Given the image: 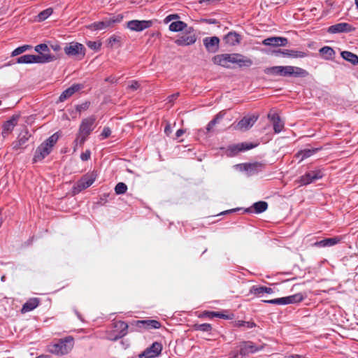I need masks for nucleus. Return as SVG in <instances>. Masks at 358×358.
Instances as JSON below:
<instances>
[{
  "instance_id": "obj_1",
  "label": "nucleus",
  "mask_w": 358,
  "mask_h": 358,
  "mask_svg": "<svg viewBox=\"0 0 358 358\" xmlns=\"http://www.w3.org/2000/svg\"><path fill=\"white\" fill-rule=\"evenodd\" d=\"M59 134L57 132L53 134L50 136L48 139H46L44 142H43L36 150L34 157L33 162L36 163L38 162L42 161L45 157H46L51 152L52 148L57 143L59 139Z\"/></svg>"
},
{
  "instance_id": "obj_2",
  "label": "nucleus",
  "mask_w": 358,
  "mask_h": 358,
  "mask_svg": "<svg viewBox=\"0 0 358 358\" xmlns=\"http://www.w3.org/2000/svg\"><path fill=\"white\" fill-rule=\"evenodd\" d=\"M73 346V338L66 336L60 339L58 343L48 345V350L52 354L63 355L69 353Z\"/></svg>"
},
{
  "instance_id": "obj_3",
  "label": "nucleus",
  "mask_w": 358,
  "mask_h": 358,
  "mask_svg": "<svg viewBox=\"0 0 358 358\" xmlns=\"http://www.w3.org/2000/svg\"><path fill=\"white\" fill-rule=\"evenodd\" d=\"M64 51L68 57L82 60L85 56L86 48L83 44L73 41L66 44Z\"/></svg>"
},
{
  "instance_id": "obj_4",
  "label": "nucleus",
  "mask_w": 358,
  "mask_h": 358,
  "mask_svg": "<svg viewBox=\"0 0 358 358\" xmlns=\"http://www.w3.org/2000/svg\"><path fill=\"white\" fill-rule=\"evenodd\" d=\"M196 41V35L194 29L192 27H189L183 34L178 36L175 41V43L178 46H187L194 44Z\"/></svg>"
},
{
  "instance_id": "obj_5",
  "label": "nucleus",
  "mask_w": 358,
  "mask_h": 358,
  "mask_svg": "<svg viewBox=\"0 0 358 358\" xmlns=\"http://www.w3.org/2000/svg\"><path fill=\"white\" fill-rule=\"evenodd\" d=\"M95 180V176L93 173H87L81 177V178L76 182L73 187V193L74 194H78L82 190L87 189L91 186Z\"/></svg>"
},
{
  "instance_id": "obj_6",
  "label": "nucleus",
  "mask_w": 358,
  "mask_h": 358,
  "mask_svg": "<svg viewBox=\"0 0 358 358\" xmlns=\"http://www.w3.org/2000/svg\"><path fill=\"white\" fill-rule=\"evenodd\" d=\"M213 62L222 67L230 69L231 68V64H234L235 61V53H224L215 55L212 58Z\"/></svg>"
},
{
  "instance_id": "obj_7",
  "label": "nucleus",
  "mask_w": 358,
  "mask_h": 358,
  "mask_svg": "<svg viewBox=\"0 0 358 358\" xmlns=\"http://www.w3.org/2000/svg\"><path fill=\"white\" fill-rule=\"evenodd\" d=\"M162 344L159 342H154L138 355L139 358H155L158 357L162 350Z\"/></svg>"
},
{
  "instance_id": "obj_8",
  "label": "nucleus",
  "mask_w": 358,
  "mask_h": 358,
  "mask_svg": "<svg viewBox=\"0 0 358 358\" xmlns=\"http://www.w3.org/2000/svg\"><path fill=\"white\" fill-rule=\"evenodd\" d=\"M95 115H91L87 118L83 119L79 127L78 132H80V134H84L88 136L95 128Z\"/></svg>"
},
{
  "instance_id": "obj_9",
  "label": "nucleus",
  "mask_w": 358,
  "mask_h": 358,
  "mask_svg": "<svg viewBox=\"0 0 358 358\" xmlns=\"http://www.w3.org/2000/svg\"><path fill=\"white\" fill-rule=\"evenodd\" d=\"M131 324L136 326L140 329H144L148 330L159 329L162 327L161 323L155 320H134L131 322Z\"/></svg>"
},
{
  "instance_id": "obj_10",
  "label": "nucleus",
  "mask_w": 358,
  "mask_h": 358,
  "mask_svg": "<svg viewBox=\"0 0 358 358\" xmlns=\"http://www.w3.org/2000/svg\"><path fill=\"white\" fill-rule=\"evenodd\" d=\"M153 22L152 20H133L127 22V27L135 31H141L145 29L150 28L152 26Z\"/></svg>"
},
{
  "instance_id": "obj_11",
  "label": "nucleus",
  "mask_w": 358,
  "mask_h": 358,
  "mask_svg": "<svg viewBox=\"0 0 358 358\" xmlns=\"http://www.w3.org/2000/svg\"><path fill=\"white\" fill-rule=\"evenodd\" d=\"M355 27L347 22H340L329 27L327 31L329 34L349 33L354 31Z\"/></svg>"
},
{
  "instance_id": "obj_12",
  "label": "nucleus",
  "mask_w": 358,
  "mask_h": 358,
  "mask_svg": "<svg viewBox=\"0 0 358 358\" xmlns=\"http://www.w3.org/2000/svg\"><path fill=\"white\" fill-rule=\"evenodd\" d=\"M323 177V173L320 170L310 171L306 172L300 178V182L303 185H307Z\"/></svg>"
},
{
  "instance_id": "obj_13",
  "label": "nucleus",
  "mask_w": 358,
  "mask_h": 358,
  "mask_svg": "<svg viewBox=\"0 0 358 358\" xmlns=\"http://www.w3.org/2000/svg\"><path fill=\"white\" fill-rule=\"evenodd\" d=\"M220 42L217 36L206 37L203 39V45L210 53H215L219 50Z\"/></svg>"
},
{
  "instance_id": "obj_14",
  "label": "nucleus",
  "mask_w": 358,
  "mask_h": 358,
  "mask_svg": "<svg viewBox=\"0 0 358 358\" xmlns=\"http://www.w3.org/2000/svg\"><path fill=\"white\" fill-rule=\"evenodd\" d=\"M259 115L252 114L243 117L237 124L236 128L241 130H248L258 120Z\"/></svg>"
},
{
  "instance_id": "obj_15",
  "label": "nucleus",
  "mask_w": 358,
  "mask_h": 358,
  "mask_svg": "<svg viewBox=\"0 0 358 358\" xmlns=\"http://www.w3.org/2000/svg\"><path fill=\"white\" fill-rule=\"evenodd\" d=\"M289 66H274L267 67L264 69V72L266 75L289 76Z\"/></svg>"
},
{
  "instance_id": "obj_16",
  "label": "nucleus",
  "mask_w": 358,
  "mask_h": 358,
  "mask_svg": "<svg viewBox=\"0 0 358 358\" xmlns=\"http://www.w3.org/2000/svg\"><path fill=\"white\" fill-rule=\"evenodd\" d=\"M273 53L275 56H282L290 58H303L307 56V53L303 51H299L295 50H273Z\"/></svg>"
},
{
  "instance_id": "obj_17",
  "label": "nucleus",
  "mask_w": 358,
  "mask_h": 358,
  "mask_svg": "<svg viewBox=\"0 0 358 358\" xmlns=\"http://www.w3.org/2000/svg\"><path fill=\"white\" fill-rule=\"evenodd\" d=\"M266 166V164L259 162L243 164L244 171H245L250 176H252L262 171L265 169Z\"/></svg>"
},
{
  "instance_id": "obj_18",
  "label": "nucleus",
  "mask_w": 358,
  "mask_h": 358,
  "mask_svg": "<svg viewBox=\"0 0 358 358\" xmlns=\"http://www.w3.org/2000/svg\"><path fill=\"white\" fill-rule=\"evenodd\" d=\"M20 117V115H13L8 120L3 123L1 133L3 138L6 137L10 133L12 132L15 126L17 124Z\"/></svg>"
},
{
  "instance_id": "obj_19",
  "label": "nucleus",
  "mask_w": 358,
  "mask_h": 358,
  "mask_svg": "<svg viewBox=\"0 0 358 358\" xmlns=\"http://www.w3.org/2000/svg\"><path fill=\"white\" fill-rule=\"evenodd\" d=\"M243 39V36L235 31H229L223 37L224 43L229 46H236L239 45Z\"/></svg>"
},
{
  "instance_id": "obj_20",
  "label": "nucleus",
  "mask_w": 358,
  "mask_h": 358,
  "mask_svg": "<svg viewBox=\"0 0 358 358\" xmlns=\"http://www.w3.org/2000/svg\"><path fill=\"white\" fill-rule=\"evenodd\" d=\"M257 146V144L252 143H241L236 145L229 146L228 151H229V156H234L239 152L248 150L252 149Z\"/></svg>"
},
{
  "instance_id": "obj_21",
  "label": "nucleus",
  "mask_w": 358,
  "mask_h": 358,
  "mask_svg": "<svg viewBox=\"0 0 358 358\" xmlns=\"http://www.w3.org/2000/svg\"><path fill=\"white\" fill-rule=\"evenodd\" d=\"M59 57L49 53H41L38 55H31L32 64H45L57 59Z\"/></svg>"
},
{
  "instance_id": "obj_22",
  "label": "nucleus",
  "mask_w": 358,
  "mask_h": 358,
  "mask_svg": "<svg viewBox=\"0 0 358 358\" xmlns=\"http://www.w3.org/2000/svg\"><path fill=\"white\" fill-rule=\"evenodd\" d=\"M288 43L287 38L280 36L269 37L262 41V44L268 46H285Z\"/></svg>"
},
{
  "instance_id": "obj_23",
  "label": "nucleus",
  "mask_w": 358,
  "mask_h": 358,
  "mask_svg": "<svg viewBox=\"0 0 358 358\" xmlns=\"http://www.w3.org/2000/svg\"><path fill=\"white\" fill-rule=\"evenodd\" d=\"M215 317L224 320H232L234 318V315L233 313L226 315L221 312L205 310L199 315V317L200 318L207 317L209 319H213Z\"/></svg>"
},
{
  "instance_id": "obj_24",
  "label": "nucleus",
  "mask_w": 358,
  "mask_h": 358,
  "mask_svg": "<svg viewBox=\"0 0 358 358\" xmlns=\"http://www.w3.org/2000/svg\"><path fill=\"white\" fill-rule=\"evenodd\" d=\"M268 118L273 123L275 133H280L284 128V123L281 121L280 116L276 113L270 112Z\"/></svg>"
},
{
  "instance_id": "obj_25",
  "label": "nucleus",
  "mask_w": 358,
  "mask_h": 358,
  "mask_svg": "<svg viewBox=\"0 0 358 358\" xmlns=\"http://www.w3.org/2000/svg\"><path fill=\"white\" fill-rule=\"evenodd\" d=\"M341 241V237L335 236L333 238H324L320 241H316L315 243H313V245L319 248L331 247L339 243Z\"/></svg>"
},
{
  "instance_id": "obj_26",
  "label": "nucleus",
  "mask_w": 358,
  "mask_h": 358,
  "mask_svg": "<svg viewBox=\"0 0 358 358\" xmlns=\"http://www.w3.org/2000/svg\"><path fill=\"white\" fill-rule=\"evenodd\" d=\"M83 88V85L81 84H74L70 87L65 90L59 96V101L62 102L71 97L74 93L79 91Z\"/></svg>"
},
{
  "instance_id": "obj_27",
  "label": "nucleus",
  "mask_w": 358,
  "mask_h": 358,
  "mask_svg": "<svg viewBox=\"0 0 358 358\" xmlns=\"http://www.w3.org/2000/svg\"><path fill=\"white\" fill-rule=\"evenodd\" d=\"M41 303V299L39 298L34 297L30 298L27 301L26 303L22 307L21 313H26L27 312L31 311L35 309Z\"/></svg>"
},
{
  "instance_id": "obj_28",
  "label": "nucleus",
  "mask_w": 358,
  "mask_h": 358,
  "mask_svg": "<svg viewBox=\"0 0 358 358\" xmlns=\"http://www.w3.org/2000/svg\"><path fill=\"white\" fill-rule=\"evenodd\" d=\"M24 134L20 133L17 141H14L12 143V147L14 150H18L22 148V146L27 142L30 135L27 129H25Z\"/></svg>"
},
{
  "instance_id": "obj_29",
  "label": "nucleus",
  "mask_w": 358,
  "mask_h": 358,
  "mask_svg": "<svg viewBox=\"0 0 358 358\" xmlns=\"http://www.w3.org/2000/svg\"><path fill=\"white\" fill-rule=\"evenodd\" d=\"M268 208V203L266 201H260L256 202L253 204V206L250 208H248L245 210V213H262L266 210Z\"/></svg>"
},
{
  "instance_id": "obj_30",
  "label": "nucleus",
  "mask_w": 358,
  "mask_h": 358,
  "mask_svg": "<svg viewBox=\"0 0 358 358\" xmlns=\"http://www.w3.org/2000/svg\"><path fill=\"white\" fill-rule=\"evenodd\" d=\"M258 350V348L253 344L252 342L248 341L243 342L241 345L240 355L242 356L248 355L250 353H255Z\"/></svg>"
},
{
  "instance_id": "obj_31",
  "label": "nucleus",
  "mask_w": 358,
  "mask_h": 358,
  "mask_svg": "<svg viewBox=\"0 0 358 358\" xmlns=\"http://www.w3.org/2000/svg\"><path fill=\"white\" fill-rule=\"evenodd\" d=\"M234 64H237L238 67L242 68L250 67L252 65V60L241 54L235 53V61Z\"/></svg>"
},
{
  "instance_id": "obj_32",
  "label": "nucleus",
  "mask_w": 358,
  "mask_h": 358,
  "mask_svg": "<svg viewBox=\"0 0 358 358\" xmlns=\"http://www.w3.org/2000/svg\"><path fill=\"white\" fill-rule=\"evenodd\" d=\"M115 327L116 329H119L120 331L113 338L114 341H117L127 335V334L128 332L127 330H128L129 326H128L127 323H126L125 322L118 321V322H115Z\"/></svg>"
},
{
  "instance_id": "obj_33",
  "label": "nucleus",
  "mask_w": 358,
  "mask_h": 358,
  "mask_svg": "<svg viewBox=\"0 0 358 358\" xmlns=\"http://www.w3.org/2000/svg\"><path fill=\"white\" fill-rule=\"evenodd\" d=\"M322 149V148L320 147V148H316L301 150L299 151L295 155V157L296 158L301 157L300 161H302L304 159L310 157L311 155H313V154L316 153L319 150H321Z\"/></svg>"
},
{
  "instance_id": "obj_34",
  "label": "nucleus",
  "mask_w": 358,
  "mask_h": 358,
  "mask_svg": "<svg viewBox=\"0 0 358 358\" xmlns=\"http://www.w3.org/2000/svg\"><path fill=\"white\" fill-rule=\"evenodd\" d=\"M289 76L305 78L308 76V72L300 67L289 66Z\"/></svg>"
},
{
  "instance_id": "obj_35",
  "label": "nucleus",
  "mask_w": 358,
  "mask_h": 358,
  "mask_svg": "<svg viewBox=\"0 0 358 358\" xmlns=\"http://www.w3.org/2000/svg\"><path fill=\"white\" fill-rule=\"evenodd\" d=\"M320 54L326 60H332L336 55L334 50L329 46H324L319 50Z\"/></svg>"
},
{
  "instance_id": "obj_36",
  "label": "nucleus",
  "mask_w": 358,
  "mask_h": 358,
  "mask_svg": "<svg viewBox=\"0 0 358 358\" xmlns=\"http://www.w3.org/2000/svg\"><path fill=\"white\" fill-rule=\"evenodd\" d=\"M188 27L185 22L178 20L171 23L169 28L171 31L178 32L183 30L185 31Z\"/></svg>"
},
{
  "instance_id": "obj_37",
  "label": "nucleus",
  "mask_w": 358,
  "mask_h": 358,
  "mask_svg": "<svg viewBox=\"0 0 358 358\" xmlns=\"http://www.w3.org/2000/svg\"><path fill=\"white\" fill-rule=\"evenodd\" d=\"M341 55L345 60L350 62L353 65L358 64V56L350 51H343Z\"/></svg>"
},
{
  "instance_id": "obj_38",
  "label": "nucleus",
  "mask_w": 358,
  "mask_h": 358,
  "mask_svg": "<svg viewBox=\"0 0 358 358\" xmlns=\"http://www.w3.org/2000/svg\"><path fill=\"white\" fill-rule=\"evenodd\" d=\"M108 27H110V22H108V19L94 22L89 26V28L92 30H101Z\"/></svg>"
},
{
  "instance_id": "obj_39",
  "label": "nucleus",
  "mask_w": 358,
  "mask_h": 358,
  "mask_svg": "<svg viewBox=\"0 0 358 358\" xmlns=\"http://www.w3.org/2000/svg\"><path fill=\"white\" fill-rule=\"evenodd\" d=\"M192 329L194 331L210 332V331H211L213 327L210 324L203 323V324H194L192 325Z\"/></svg>"
},
{
  "instance_id": "obj_40",
  "label": "nucleus",
  "mask_w": 358,
  "mask_h": 358,
  "mask_svg": "<svg viewBox=\"0 0 358 358\" xmlns=\"http://www.w3.org/2000/svg\"><path fill=\"white\" fill-rule=\"evenodd\" d=\"M224 116V113L222 112H220L217 114L215 117L208 122L206 127L207 132H210L212 131L213 127L218 122V121L222 119Z\"/></svg>"
},
{
  "instance_id": "obj_41",
  "label": "nucleus",
  "mask_w": 358,
  "mask_h": 358,
  "mask_svg": "<svg viewBox=\"0 0 358 358\" xmlns=\"http://www.w3.org/2000/svg\"><path fill=\"white\" fill-rule=\"evenodd\" d=\"M304 298V295L301 293H297L287 296L289 304L299 303L302 301Z\"/></svg>"
},
{
  "instance_id": "obj_42",
  "label": "nucleus",
  "mask_w": 358,
  "mask_h": 358,
  "mask_svg": "<svg viewBox=\"0 0 358 358\" xmlns=\"http://www.w3.org/2000/svg\"><path fill=\"white\" fill-rule=\"evenodd\" d=\"M32 46L29 45H24L22 46H20L17 48H15L11 53L12 57H15L17 55H19L24 52L27 51V50L31 49Z\"/></svg>"
},
{
  "instance_id": "obj_43",
  "label": "nucleus",
  "mask_w": 358,
  "mask_h": 358,
  "mask_svg": "<svg viewBox=\"0 0 358 358\" xmlns=\"http://www.w3.org/2000/svg\"><path fill=\"white\" fill-rule=\"evenodd\" d=\"M87 137V136H85L84 134H80V132L78 133L76 138L73 142V143L75 144L73 147L74 152L76 150L78 144L79 143L80 145H83Z\"/></svg>"
},
{
  "instance_id": "obj_44",
  "label": "nucleus",
  "mask_w": 358,
  "mask_h": 358,
  "mask_svg": "<svg viewBox=\"0 0 358 358\" xmlns=\"http://www.w3.org/2000/svg\"><path fill=\"white\" fill-rule=\"evenodd\" d=\"M234 327H246L247 328H253L256 327V324L254 322H245L243 320L235 321Z\"/></svg>"
},
{
  "instance_id": "obj_45",
  "label": "nucleus",
  "mask_w": 358,
  "mask_h": 358,
  "mask_svg": "<svg viewBox=\"0 0 358 358\" xmlns=\"http://www.w3.org/2000/svg\"><path fill=\"white\" fill-rule=\"evenodd\" d=\"M127 185L122 182H118L115 187V192L116 194H123L127 192Z\"/></svg>"
},
{
  "instance_id": "obj_46",
  "label": "nucleus",
  "mask_w": 358,
  "mask_h": 358,
  "mask_svg": "<svg viewBox=\"0 0 358 358\" xmlns=\"http://www.w3.org/2000/svg\"><path fill=\"white\" fill-rule=\"evenodd\" d=\"M53 12L52 8H48L43 11H41L38 15V20L39 21H43L46 20Z\"/></svg>"
},
{
  "instance_id": "obj_47",
  "label": "nucleus",
  "mask_w": 358,
  "mask_h": 358,
  "mask_svg": "<svg viewBox=\"0 0 358 358\" xmlns=\"http://www.w3.org/2000/svg\"><path fill=\"white\" fill-rule=\"evenodd\" d=\"M17 64H32L31 55H24L16 59Z\"/></svg>"
},
{
  "instance_id": "obj_48",
  "label": "nucleus",
  "mask_w": 358,
  "mask_h": 358,
  "mask_svg": "<svg viewBox=\"0 0 358 358\" xmlns=\"http://www.w3.org/2000/svg\"><path fill=\"white\" fill-rule=\"evenodd\" d=\"M251 294H254L256 296H259L264 294V286L253 285L250 290Z\"/></svg>"
},
{
  "instance_id": "obj_49",
  "label": "nucleus",
  "mask_w": 358,
  "mask_h": 358,
  "mask_svg": "<svg viewBox=\"0 0 358 358\" xmlns=\"http://www.w3.org/2000/svg\"><path fill=\"white\" fill-rule=\"evenodd\" d=\"M87 45L92 50L98 51L101 49V43L96 41H89L86 43Z\"/></svg>"
},
{
  "instance_id": "obj_50",
  "label": "nucleus",
  "mask_w": 358,
  "mask_h": 358,
  "mask_svg": "<svg viewBox=\"0 0 358 358\" xmlns=\"http://www.w3.org/2000/svg\"><path fill=\"white\" fill-rule=\"evenodd\" d=\"M36 52H38L39 54L43 53L42 52H49L50 49L47 44L45 43H41L35 47Z\"/></svg>"
},
{
  "instance_id": "obj_51",
  "label": "nucleus",
  "mask_w": 358,
  "mask_h": 358,
  "mask_svg": "<svg viewBox=\"0 0 358 358\" xmlns=\"http://www.w3.org/2000/svg\"><path fill=\"white\" fill-rule=\"evenodd\" d=\"M123 19V15L121 14L117 15V16H113L108 19V22H110V27H112L115 23L120 22Z\"/></svg>"
},
{
  "instance_id": "obj_52",
  "label": "nucleus",
  "mask_w": 358,
  "mask_h": 358,
  "mask_svg": "<svg viewBox=\"0 0 358 358\" xmlns=\"http://www.w3.org/2000/svg\"><path fill=\"white\" fill-rule=\"evenodd\" d=\"M90 106V102L85 101L84 103H82L81 104L77 105L76 106V110L80 113L82 111H84V110H86L87 109H88Z\"/></svg>"
},
{
  "instance_id": "obj_53",
  "label": "nucleus",
  "mask_w": 358,
  "mask_h": 358,
  "mask_svg": "<svg viewBox=\"0 0 358 358\" xmlns=\"http://www.w3.org/2000/svg\"><path fill=\"white\" fill-rule=\"evenodd\" d=\"M180 18L179 15L178 14H171L167 15L165 19L164 20V22L165 24L169 23V22L173 20H178Z\"/></svg>"
},
{
  "instance_id": "obj_54",
  "label": "nucleus",
  "mask_w": 358,
  "mask_h": 358,
  "mask_svg": "<svg viewBox=\"0 0 358 358\" xmlns=\"http://www.w3.org/2000/svg\"><path fill=\"white\" fill-rule=\"evenodd\" d=\"M140 87V84L136 80H131L130 84L128 85V88L131 90L132 91L137 90Z\"/></svg>"
},
{
  "instance_id": "obj_55",
  "label": "nucleus",
  "mask_w": 358,
  "mask_h": 358,
  "mask_svg": "<svg viewBox=\"0 0 358 358\" xmlns=\"http://www.w3.org/2000/svg\"><path fill=\"white\" fill-rule=\"evenodd\" d=\"M111 134V130L109 127H105L101 132V136L103 138H106L109 137Z\"/></svg>"
},
{
  "instance_id": "obj_56",
  "label": "nucleus",
  "mask_w": 358,
  "mask_h": 358,
  "mask_svg": "<svg viewBox=\"0 0 358 358\" xmlns=\"http://www.w3.org/2000/svg\"><path fill=\"white\" fill-rule=\"evenodd\" d=\"M91 157V152L90 150H87L85 152H83L80 155V159L83 161H87L90 159Z\"/></svg>"
},
{
  "instance_id": "obj_57",
  "label": "nucleus",
  "mask_w": 358,
  "mask_h": 358,
  "mask_svg": "<svg viewBox=\"0 0 358 358\" xmlns=\"http://www.w3.org/2000/svg\"><path fill=\"white\" fill-rule=\"evenodd\" d=\"M120 36H112L110 37L109 38V43L110 44L111 46L113 45V44L116 43H120Z\"/></svg>"
},
{
  "instance_id": "obj_58",
  "label": "nucleus",
  "mask_w": 358,
  "mask_h": 358,
  "mask_svg": "<svg viewBox=\"0 0 358 358\" xmlns=\"http://www.w3.org/2000/svg\"><path fill=\"white\" fill-rule=\"evenodd\" d=\"M50 47L55 52H59L62 50L60 45L57 43H50Z\"/></svg>"
},
{
  "instance_id": "obj_59",
  "label": "nucleus",
  "mask_w": 358,
  "mask_h": 358,
  "mask_svg": "<svg viewBox=\"0 0 358 358\" xmlns=\"http://www.w3.org/2000/svg\"><path fill=\"white\" fill-rule=\"evenodd\" d=\"M179 94H180L179 92H177V93H174V94L170 95L169 96H168L169 102H172L174 100L177 99L178 97L179 96Z\"/></svg>"
},
{
  "instance_id": "obj_60",
  "label": "nucleus",
  "mask_w": 358,
  "mask_h": 358,
  "mask_svg": "<svg viewBox=\"0 0 358 358\" xmlns=\"http://www.w3.org/2000/svg\"><path fill=\"white\" fill-rule=\"evenodd\" d=\"M279 305H287L289 304L287 296L278 298Z\"/></svg>"
},
{
  "instance_id": "obj_61",
  "label": "nucleus",
  "mask_w": 358,
  "mask_h": 358,
  "mask_svg": "<svg viewBox=\"0 0 358 358\" xmlns=\"http://www.w3.org/2000/svg\"><path fill=\"white\" fill-rule=\"evenodd\" d=\"M263 301L264 303H267L279 305L278 299H271V300H264Z\"/></svg>"
},
{
  "instance_id": "obj_62",
  "label": "nucleus",
  "mask_w": 358,
  "mask_h": 358,
  "mask_svg": "<svg viewBox=\"0 0 358 358\" xmlns=\"http://www.w3.org/2000/svg\"><path fill=\"white\" fill-rule=\"evenodd\" d=\"M185 130L182 129H178L176 133V138L180 137L182 135H183V134L185 133Z\"/></svg>"
},
{
  "instance_id": "obj_63",
  "label": "nucleus",
  "mask_w": 358,
  "mask_h": 358,
  "mask_svg": "<svg viewBox=\"0 0 358 358\" xmlns=\"http://www.w3.org/2000/svg\"><path fill=\"white\" fill-rule=\"evenodd\" d=\"M273 292V290L272 288L264 286V293L271 294Z\"/></svg>"
},
{
  "instance_id": "obj_64",
  "label": "nucleus",
  "mask_w": 358,
  "mask_h": 358,
  "mask_svg": "<svg viewBox=\"0 0 358 358\" xmlns=\"http://www.w3.org/2000/svg\"><path fill=\"white\" fill-rule=\"evenodd\" d=\"M286 358H304V357L300 355H290L287 356Z\"/></svg>"
}]
</instances>
